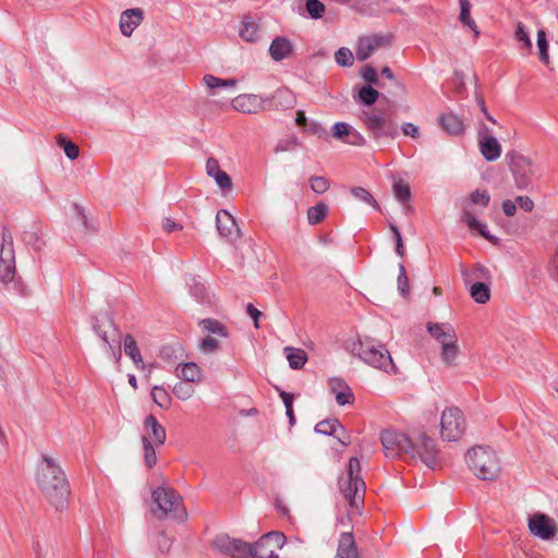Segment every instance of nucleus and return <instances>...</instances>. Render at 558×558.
Here are the masks:
<instances>
[{
	"instance_id": "ddd939ff",
	"label": "nucleus",
	"mask_w": 558,
	"mask_h": 558,
	"mask_svg": "<svg viewBox=\"0 0 558 558\" xmlns=\"http://www.w3.org/2000/svg\"><path fill=\"white\" fill-rule=\"evenodd\" d=\"M286 536L281 532H268L263 535L254 546L250 557L254 558H279L277 551L283 547Z\"/></svg>"
},
{
	"instance_id": "72a5a7b5",
	"label": "nucleus",
	"mask_w": 558,
	"mask_h": 558,
	"mask_svg": "<svg viewBox=\"0 0 558 558\" xmlns=\"http://www.w3.org/2000/svg\"><path fill=\"white\" fill-rule=\"evenodd\" d=\"M460 354V347L458 341H453L451 343H444L440 351L441 361L447 366H452L457 363L458 356Z\"/></svg>"
},
{
	"instance_id": "7ed1b4c3",
	"label": "nucleus",
	"mask_w": 558,
	"mask_h": 558,
	"mask_svg": "<svg viewBox=\"0 0 558 558\" xmlns=\"http://www.w3.org/2000/svg\"><path fill=\"white\" fill-rule=\"evenodd\" d=\"M470 471L482 481H495L501 471L500 459L496 451L485 446H474L465 453Z\"/></svg>"
},
{
	"instance_id": "a19ab883",
	"label": "nucleus",
	"mask_w": 558,
	"mask_h": 558,
	"mask_svg": "<svg viewBox=\"0 0 558 558\" xmlns=\"http://www.w3.org/2000/svg\"><path fill=\"white\" fill-rule=\"evenodd\" d=\"M536 47L538 51L539 61L543 64L548 65L550 63V58L548 53L549 45L544 29L537 31Z\"/></svg>"
},
{
	"instance_id": "0eeeda50",
	"label": "nucleus",
	"mask_w": 558,
	"mask_h": 558,
	"mask_svg": "<svg viewBox=\"0 0 558 558\" xmlns=\"http://www.w3.org/2000/svg\"><path fill=\"white\" fill-rule=\"evenodd\" d=\"M466 430L463 412L456 407L447 408L440 416V437L444 441H459Z\"/></svg>"
},
{
	"instance_id": "58836bf2",
	"label": "nucleus",
	"mask_w": 558,
	"mask_h": 558,
	"mask_svg": "<svg viewBox=\"0 0 558 558\" xmlns=\"http://www.w3.org/2000/svg\"><path fill=\"white\" fill-rule=\"evenodd\" d=\"M392 193L395 198L400 203H405L411 197L410 185L400 178H393Z\"/></svg>"
},
{
	"instance_id": "e433bc0d",
	"label": "nucleus",
	"mask_w": 558,
	"mask_h": 558,
	"mask_svg": "<svg viewBox=\"0 0 558 558\" xmlns=\"http://www.w3.org/2000/svg\"><path fill=\"white\" fill-rule=\"evenodd\" d=\"M329 211L326 203L319 202L307 209V220L310 225H317L322 222Z\"/></svg>"
},
{
	"instance_id": "b1692460",
	"label": "nucleus",
	"mask_w": 558,
	"mask_h": 558,
	"mask_svg": "<svg viewBox=\"0 0 558 558\" xmlns=\"http://www.w3.org/2000/svg\"><path fill=\"white\" fill-rule=\"evenodd\" d=\"M206 173L213 178L221 190L230 191L232 189V181L229 174L221 170L219 162L215 158H208L206 161Z\"/></svg>"
},
{
	"instance_id": "c03bdc74",
	"label": "nucleus",
	"mask_w": 558,
	"mask_h": 558,
	"mask_svg": "<svg viewBox=\"0 0 558 558\" xmlns=\"http://www.w3.org/2000/svg\"><path fill=\"white\" fill-rule=\"evenodd\" d=\"M379 93L371 85H365L360 88L357 98L366 106H372L378 99Z\"/></svg>"
},
{
	"instance_id": "cd10ccee",
	"label": "nucleus",
	"mask_w": 558,
	"mask_h": 558,
	"mask_svg": "<svg viewBox=\"0 0 558 558\" xmlns=\"http://www.w3.org/2000/svg\"><path fill=\"white\" fill-rule=\"evenodd\" d=\"M174 373L178 378L185 383H198L203 377L201 367L194 362L179 364Z\"/></svg>"
},
{
	"instance_id": "dca6fc26",
	"label": "nucleus",
	"mask_w": 558,
	"mask_h": 558,
	"mask_svg": "<svg viewBox=\"0 0 558 558\" xmlns=\"http://www.w3.org/2000/svg\"><path fill=\"white\" fill-rule=\"evenodd\" d=\"M217 230L222 240L236 242L241 239V232L235 219L227 210H219L216 215Z\"/></svg>"
},
{
	"instance_id": "6e6d98bb",
	"label": "nucleus",
	"mask_w": 558,
	"mask_h": 558,
	"mask_svg": "<svg viewBox=\"0 0 558 558\" xmlns=\"http://www.w3.org/2000/svg\"><path fill=\"white\" fill-rule=\"evenodd\" d=\"M398 288L402 295H407L409 293L405 268L402 264L399 265Z\"/></svg>"
},
{
	"instance_id": "5fc2aeb1",
	"label": "nucleus",
	"mask_w": 558,
	"mask_h": 558,
	"mask_svg": "<svg viewBox=\"0 0 558 558\" xmlns=\"http://www.w3.org/2000/svg\"><path fill=\"white\" fill-rule=\"evenodd\" d=\"M59 144L62 145L64 154L69 159L75 160L78 157L80 149L75 143L71 141H65L64 138L60 137Z\"/></svg>"
},
{
	"instance_id": "f3484780",
	"label": "nucleus",
	"mask_w": 558,
	"mask_h": 558,
	"mask_svg": "<svg viewBox=\"0 0 558 558\" xmlns=\"http://www.w3.org/2000/svg\"><path fill=\"white\" fill-rule=\"evenodd\" d=\"M231 106L241 113L254 114L265 109V99L255 94H242L232 99Z\"/></svg>"
},
{
	"instance_id": "6e6552de",
	"label": "nucleus",
	"mask_w": 558,
	"mask_h": 558,
	"mask_svg": "<svg viewBox=\"0 0 558 558\" xmlns=\"http://www.w3.org/2000/svg\"><path fill=\"white\" fill-rule=\"evenodd\" d=\"M510 172L513 175L514 184L519 190H526L531 179L536 172L533 160L518 151H510L506 155Z\"/></svg>"
},
{
	"instance_id": "09e8293b",
	"label": "nucleus",
	"mask_w": 558,
	"mask_h": 558,
	"mask_svg": "<svg viewBox=\"0 0 558 558\" xmlns=\"http://www.w3.org/2000/svg\"><path fill=\"white\" fill-rule=\"evenodd\" d=\"M300 146V142L296 136H288L286 138L280 140L276 147L275 153H286V151H293Z\"/></svg>"
},
{
	"instance_id": "bf43d9fd",
	"label": "nucleus",
	"mask_w": 558,
	"mask_h": 558,
	"mask_svg": "<svg viewBox=\"0 0 558 558\" xmlns=\"http://www.w3.org/2000/svg\"><path fill=\"white\" fill-rule=\"evenodd\" d=\"M515 204L525 213H531L534 208V203L529 196H518L515 197Z\"/></svg>"
},
{
	"instance_id": "c85d7f7f",
	"label": "nucleus",
	"mask_w": 558,
	"mask_h": 558,
	"mask_svg": "<svg viewBox=\"0 0 558 558\" xmlns=\"http://www.w3.org/2000/svg\"><path fill=\"white\" fill-rule=\"evenodd\" d=\"M438 121L442 129L451 135H461L465 130L462 119L452 112L439 116Z\"/></svg>"
},
{
	"instance_id": "c756f323",
	"label": "nucleus",
	"mask_w": 558,
	"mask_h": 558,
	"mask_svg": "<svg viewBox=\"0 0 558 558\" xmlns=\"http://www.w3.org/2000/svg\"><path fill=\"white\" fill-rule=\"evenodd\" d=\"M338 558H359L355 542L351 533H342L339 539Z\"/></svg>"
},
{
	"instance_id": "8fccbe9b",
	"label": "nucleus",
	"mask_w": 558,
	"mask_h": 558,
	"mask_svg": "<svg viewBox=\"0 0 558 558\" xmlns=\"http://www.w3.org/2000/svg\"><path fill=\"white\" fill-rule=\"evenodd\" d=\"M142 444L145 453V463L148 468H153L157 462V456L154 448L155 444L148 441V437H142Z\"/></svg>"
},
{
	"instance_id": "ea45409f",
	"label": "nucleus",
	"mask_w": 558,
	"mask_h": 558,
	"mask_svg": "<svg viewBox=\"0 0 558 558\" xmlns=\"http://www.w3.org/2000/svg\"><path fill=\"white\" fill-rule=\"evenodd\" d=\"M204 85L209 89L215 88H234L236 86V80L234 78H219L217 76H214L211 74H206L203 77Z\"/></svg>"
},
{
	"instance_id": "37998d69",
	"label": "nucleus",
	"mask_w": 558,
	"mask_h": 558,
	"mask_svg": "<svg viewBox=\"0 0 558 558\" xmlns=\"http://www.w3.org/2000/svg\"><path fill=\"white\" fill-rule=\"evenodd\" d=\"M201 326L204 330L227 338L228 331L222 323L216 319L207 318L201 322Z\"/></svg>"
},
{
	"instance_id": "20e7f679",
	"label": "nucleus",
	"mask_w": 558,
	"mask_h": 558,
	"mask_svg": "<svg viewBox=\"0 0 558 558\" xmlns=\"http://www.w3.org/2000/svg\"><path fill=\"white\" fill-rule=\"evenodd\" d=\"M352 353L374 368L389 375L398 374V367L393 363L390 352L383 344L376 343L369 338L359 339L354 342Z\"/></svg>"
},
{
	"instance_id": "69168bd1",
	"label": "nucleus",
	"mask_w": 558,
	"mask_h": 558,
	"mask_svg": "<svg viewBox=\"0 0 558 558\" xmlns=\"http://www.w3.org/2000/svg\"><path fill=\"white\" fill-rule=\"evenodd\" d=\"M247 315L253 319L255 328H258V319L262 316L260 311H258L253 304H247L246 306Z\"/></svg>"
},
{
	"instance_id": "7c9ffc66",
	"label": "nucleus",
	"mask_w": 558,
	"mask_h": 558,
	"mask_svg": "<svg viewBox=\"0 0 558 558\" xmlns=\"http://www.w3.org/2000/svg\"><path fill=\"white\" fill-rule=\"evenodd\" d=\"M123 345H124L125 354L133 361L135 367L137 369H144L145 364H144L140 348L132 335L128 333L124 337Z\"/></svg>"
},
{
	"instance_id": "a878e982",
	"label": "nucleus",
	"mask_w": 558,
	"mask_h": 558,
	"mask_svg": "<svg viewBox=\"0 0 558 558\" xmlns=\"http://www.w3.org/2000/svg\"><path fill=\"white\" fill-rule=\"evenodd\" d=\"M480 151L487 161H495L501 155L500 143L492 135H483L478 140Z\"/></svg>"
},
{
	"instance_id": "4c0bfd02",
	"label": "nucleus",
	"mask_w": 558,
	"mask_h": 558,
	"mask_svg": "<svg viewBox=\"0 0 558 558\" xmlns=\"http://www.w3.org/2000/svg\"><path fill=\"white\" fill-rule=\"evenodd\" d=\"M470 294L476 303L484 304L490 298V290L487 283L475 282L470 287Z\"/></svg>"
},
{
	"instance_id": "3c124183",
	"label": "nucleus",
	"mask_w": 558,
	"mask_h": 558,
	"mask_svg": "<svg viewBox=\"0 0 558 558\" xmlns=\"http://www.w3.org/2000/svg\"><path fill=\"white\" fill-rule=\"evenodd\" d=\"M310 185L316 194H324L330 187V182L325 177L314 175L310 179Z\"/></svg>"
},
{
	"instance_id": "49530a36",
	"label": "nucleus",
	"mask_w": 558,
	"mask_h": 558,
	"mask_svg": "<svg viewBox=\"0 0 558 558\" xmlns=\"http://www.w3.org/2000/svg\"><path fill=\"white\" fill-rule=\"evenodd\" d=\"M274 99L277 101V106L282 108H289L294 104V96L287 88L277 89L274 94Z\"/></svg>"
},
{
	"instance_id": "9b49d317",
	"label": "nucleus",
	"mask_w": 558,
	"mask_h": 558,
	"mask_svg": "<svg viewBox=\"0 0 558 558\" xmlns=\"http://www.w3.org/2000/svg\"><path fill=\"white\" fill-rule=\"evenodd\" d=\"M362 120L373 137L377 141L393 138L397 134V125L395 122L374 110L364 111Z\"/></svg>"
},
{
	"instance_id": "473e14b6",
	"label": "nucleus",
	"mask_w": 558,
	"mask_h": 558,
	"mask_svg": "<svg viewBox=\"0 0 558 558\" xmlns=\"http://www.w3.org/2000/svg\"><path fill=\"white\" fill-rule=\"evenodd\" d=\"M460 4V21L465 26L469 27L471 31L474 32V36L478 37L480 32L477 29L475 21L471 17V3L469 0H459Z\"/></svg>"
},
{
	"instance_id": "2f4dec72",
	"label": "nucleus",
	"mask_w": 558,
	"mask_h": 558,
	"mask_svg": "<svg viewBox=\"0 0 558 558\" xmlns=\"http://www.w3.org/2000/svg\"><path fill=\"white\" fill-rule=\"evenodd\" d=\"M513 38L520 45V50L523 51L524 54H530L533 48V44L530 37V33L526 29L525 25L522 22H518L515 24Z\"/></svg>"
},
{
	"instance_id": "13d9d810",
	"label": "nucleus",
	"mask_w": 558,
	"mask_h": 558,
	"mask_svg": "<svg viewBox=\"0 0 558 558\" xmlns=\"http://www.w3.org/2000/svg\"><path fill=\"white\" fill-rule=\"evenodd\" d=\"M93 329L102 340L104 344L108 350H112V344L107 336V332L101 330L98 318H93Z\"/></svg>"
},
{
	"instance_id": "e2e57ef3",
	"label": "nucleus",
	"mask_w": 558,
	"mask_h": 558,
	"mask_svg": "<svg viewBox=\"0 0 558 558\" xmlns=\"http://www.w3.org/2000/svg\"><path fill=\"white\" fill-rule=\"evenodd\" d=\"M502 211L508 217L514 216L517 213L515 199L514 201H511V199L504 201L502 202Z\"/></svg>"
},
{
	"instance_id": "6ab92c4d",
	"label": "nucleus",
	"mask_w": 558,
	"mask_h": 558,
	"mask_svg": "<svg viewBox=\"0 0 558 558\" xmlns=\"http://www.w3.org/2000/svg\"><path fill=\"white\" fill-rule=\"evenodd\" d=\"M16 271L14 246H0V281L8 283Z\"/></svg>"
},
{
	"instance_id": "de8ad7c7",
	"label": "nucleus",
	"mask_w": 558,
	"mask_h": 558,
	"mask_svg": "<svg viewBox=\"0 0 558 558\" xmlns=\"http://www.w3.org/2000/svg\"><path fill=\"white\" fill-rule=\"evenodd\" d=\"M305 9L307 14L314 20L323 17L326 11L325 4L319 0H306Z\"/></svg>"
},
{
	"instance_id": "4be33fe9",
	"label": "nucleus",
	"mask_w": 558,
	"mask_h": 558,
	"mask_svg": "<svg viewBox=\"0 0 558 558\" xmlns=\"http://www.w3.org/2000/svg\"><path fill=\"white\" fill-rule=\"evenodd\" d=\"M330 392L335 396L339 405L351 404L354 401V395L349 385L339 377H332L328 381Z\"/></svg>"
},
{
	"instance_id": "2eb2a0df",
	"label": "nucleus",
	"mask_w": 558,
	"mask_h": 558,
	"mask_svg": "<svg viewBox=\"0 0 558 558\" xmlns=\"http://www.w3.org/2000/svg\"><path fill=\"white\" fill-rule=\"evenodd\" d=\"M391 43L390 35L375 34L359 39L356 47V58L360 61L368 59L372 53L379 47L389 46Z\"/></svg>"
},
{
	"instance_id": "aec40b11",
	"label": "nucleus",
	"mask_w": 558,
	"mask_h": 558,
	"mask_svg": "<svg viewBox=\"0 0 558 558\" xmlns=\"http://www.w3.org/2000/svg\"><path fill=\"white\" fill-rule=\"evenodd\" d=\"M144 20V11L133 8L123 11L119 20V28L123 36L130 37Z\"/></svg>"
},
{
	"instance_id": "79ce46f5",
	"label": "nucleus",
	"mask_w": 558,
	"mask_h": 558,
	"mask_svg": "<svg viewBox=\"0 0 558 558\" xmlns=\"http://www.w3.org/2000/svg\"><path fill=\"white\" fill-rule=\"evenodd\" d=\"M351 195L360 201V202H363L369 206H372L374 209H379V205L378 203L376 202V199L373 197V195L367 191L365 190L364 187H361V186H355V187H352L351 191H350Z\"/></svg>"
},
{
	"instance_id": "a211bd4d",
	"label": "nucleus",
	"mask_w": 558,
	"mask_h": 558,
	"mask_svg": "<svg viewBox=\"0 0 558 558\" xmlns=\"http://www.w3.org/2000/svg\"><path fill=\"white\" fill-rule=\"evenodd\" d=\"M315 432L323 435L335 436L342 446H349L351 444V437L337 418L320 421L316 424Z\"/></svg>"
},
{
	"instance_id": "f704fd0d",
	"label": "nucleus",
	"mask_w": 558,
	"mask_h": 558,
	"mask_svg": "<svg viewBox=\"0 0 558 558\" xmlns=\"http://www.w3.org/2000/svg\"><path fill=\"white\" fill-rule=\"evenodd\" d=\"M284 351L287 352L289 365L293 369L302 368L307 361V354L302 349L287 347Z\"/></svg>"
},
{
	"instance_id": "39448f33",
	"label": "nucleus",
	"mask_w": 558,
	"mask_h": 558,
	"mask_svg": "<svg viewBox=\"0 0 558 558\" xmlns=\"http://www.w3.org/2000/svg\"><path fill=\"white\" fill-rule=\"evenodd\" d=\"M151 512L158 519L171 518L183 520L187 513L182 505L180 495L172 488L158 487L151 493Z\"/></svg>"
},
{
	"instance_id": "680f3d73",
	"label": "nucleus",
	"mask_w": 558,
	"mask_h": 558,
	"mask_svg": "<svg viewBox=\"0 0 558 558\" xmlns=\"http://www.w3.org/2000/svg\"><path fill=\"white\" fill-rule=\"evenodd\" d=\"M365 142L364 137L352 128V132L350 135L344 140V143L350 145H363Z\"/></svg>"
},
{
	"instance_id": "f8f14e48",
	"label": "nucleus",
	"mask_w": 558,
	"mask_h": 558,
	"mask_svg": "<svg viewBox=\"0 0 558 558\" xmlns=\"http://www.w3.org/2000/svg\"><path fill=\"white\" fill-rule=\"evenodd\" d=\"M213 548L231 558H248L252 554V545L227 534L217 535L211 542Z\"/></svg>"
},
{
	"instance_id": "423d86ee",
	"label": "nucleus",
	"mask_w": 558,
	"mask_h": 558,
	"mask_svg": "<svg viewBox=\"0 0 558 558\" xmlns=\"http://www.w3.org/2000/svg\"><path fill=\"white\" fill-rule=\"evenodd\" d=\"M490 195L486 190L476 189L468 199L463 201L462 221L469 227L470 231L482 235L488 241H493V236L488 233L487 226L481 222L473 215V206L486 208L489 204Z\"/></svg>"
},
{
	"instance_id": "052dcab7",
	"label": "nucleus",
	"mask_w": 558,
	"mask_h": 558,
	"mask_svg": "<svg viewBox=\"0 0 558 558\" xmlns=\"http://www.w3.org/2000/svg\"><path fill=\"white\" fill-rule=\"evenodd\" d=\"M362 77L368 82L369 84H377L378 83V76L374 68L366 66L362 71Z\"/></svg>"
},
{
	"instance_id": "774afa93",
	"label": "nucleus",
	"mask_w": 558,
	"mask_h": 558,
	"mask_svg": "<svg viewBox=\"0 0 558 558\" xmlns=\"http://www.w3.org/2000/svg\"><path fill=\"white\" fill-rule=\"evenodd\" d=\"M162 228L166 232H173L180 230L181 226L170 218H165L162 221Z\"/></svg>"
},
{
	"instance_id": "f03ea898",
	"label": "nucleus",
	"mask_w": 558,
	"mask_h": 558,
	"mask_svg": "<svg viewBox=\"0 0 558 558\" xmlns=\"http://www.w3.org/2000/svg\"><path fill=\"white\" fill-rule=\"evenodd\" d=\"M361 470L360 459L352 457L338 480L339 492L348 502L349 517L361 515L364 507L366 484L361 476Z\"/></svg>"
},
{
	"instance_id": "1a4fd4ad",
	"label": "nucleus",
	"mask_w": 558,
	"mask_h": 558,
	"mask_svg": "<svg viewBox=\"0 0 558 558\" xmlns=\"http://www.w3.org/2000/svg\"><path fill=\"white\" fill-rule=\"evenodd\" d=\"M411 442L413 449L409 456L414 460H420L427 468L434 469L439 461V449L435 440L425 433H414Z\"/></svg>"
},
{
	"instance_id": "393cba45",
	"label": "nucleus",
	"mask_w": 558,
	"mask_h": 558,
	"mask_svg": "<svg viewBox=\"0 0 558 558\" xmlns=\"http://www.w3.org/2000/svg\"><path fill=\"white\" fill-rule=\"evenodd\" d=\"M293 53V45L290 39L277 36L269 46V56L274 61H282Z\"/></svg>"
},
{
	"instance_id": "4468645a",
	"label": "nucleus",
	"mask_w": 558,
	"mask_h": 558,
	"mask_svg": "<svg viewBox=\"0 0 558 558\" xmlns=\"http://www.w3.org/2000/svg\"><path fill=\"white\" fill-rule=\"evenodd\" d=\"M529 530L534 536L542 539H550L557 533V525L548 515L544 513H534L529 519Z\"/></svg>"
},
{
	"instance_id": "9d476101",
	"label": "nucleus",
	"mask_w": 558,
	"mask_h": 558,
	"mask_svg": "<svg viewBox=\"0 0 558 558\" xmlns=\"http://www.w3.org/2000/svg\"><path fill=\"white\" fill-rule=\"evenodd\" d=\"M412 435L396 429L384 430L380 435V440L385 450V454L390 458L399 456H409L413 449L411 442Z\"/></svg>"
},
{
	"instance_id": "0e129e2a",
	"label": "nucleus",
	"mask_w": 558,
	"mask_h": 558,
	"mask_svg": "<svg viewBox=\"0 0 558 558\" xmlns=\"http://www.w3.org/2000/svg\"><path fill=\"white\" fill-rule=\"evenodd\" d=\"M157 544L161 551H168L171 547V539L165 533H159L157 536Z\"/></svg>"
},
{
	"instance_id": "bb28decb",
	"label": "nucleus",
	"mask_w": 558,
	"mask_h": 558,
	"mask_svg": "<svg viewBox=\"0 0 558 558\" xmlns=\"http://www.w3.org/2000/svg\"><path fill=\"white\" fill-rule=\"evenodd\" d=\"M239 36L246 43H256L260 39L259 23L252 16H244L240 23Z\"/></svg>"
},
{
	"instance_id": "412c9836",
	"label": "nucleus",
	"mask_w": 558,
	"mask_h": 558,
	"mask_svg": "<svg viewBox=\"0 0 558 558\" xmlns=\"http://www.w3.org/2000/svg\"><path fill=\"white\" fill-rule=\"evenodd\" d=\"M426 329L440 344V348L444 347V343L458 341L456 329L449 323H428Z\"/></svg>"
},
{
	"instance_id": "a18cd8bd",
	"label": "nucleus",
	"mask_w": 558,
	"mask_h": 558,
	"mask_svg": "<svg viewBox=\"0 0 558 558\" xmlns=\"http://www.w3.org/2000/svg\"><path fill=\"white\" fill-rule=\"evenodd\" d=\"M173 395L182 401L193 397L195 389L189 383H177L172 388Z\"/></svg>"
},
{
	"instance_id": "5701e85b",
	"label": "nucleus",
	"mask_w": 558,
	"mask_h": 558,
	"mask_svg": "<svg viewBox=\"0 0 558 558\" xmlns=\"http://www.w3.org/2000/svg\"><path fill=\"white\" fill-rule=\"evenodd\" d=\"M144 435L148 441L156 446H162L166 441V429L158 423L154 415H148L144 421Z\"/></svg>"
},
{
	"instance_id": "4d7b16f0",
	"label": "nucleus",
	"mask_w": 558,
	"mask_h": 558,
	"mask_svg": "<svg viewBox=\"0 0 558 558\" xmlns=\"http://www.w3.org/2000/svg\"><path fill=\"white\" fill-rule=\"evenodd\" d=\"M219 347L218 340L213 337H206L202 340L201 350L205 353H213Z\"/></svg>"
},
{
	"instance_id": "603ef678",
	"label": "nucleus",
	"mask_w": 558,
	"mask_h": 558,
	"mask_svg": "<svg viewBox=\"0 0 558 558\" xmlns=\"http://www.w3.org/2000/svg\"><path fill=\"white\" fill-rule=\"evenodd\" d=\"M336 62L341 66H349L353 63V53L349 48L342 47L335 53Z\"/></svg>"
},
{
	"instance_id": "f257e3e1",
	"label": "nucleus",
	"mask_w": 558,
	"mask_h": 558,
	"mask_svg": "<svg viewBox=\"0 0 558 558\" xmlns=\"http://www.w3.org/2000/svg\"><path fill=\"white\" fill-rule=\"evenodd\" d=\"M36 484L38 489L57 510L68 506L70 485L59 463L47 454H43L37 464Z\"/></svg>"
},
{
	"instance_id": "338daca9",
	"label": "nucleus",
	"mask_w": 558,
	"mask_h": 558,
	"mask_svg": "<svg viewBox=\"0 0 558 558\" xmlns=\"http://www.w3.org/2000/svg\"><path fill=\"white\" fill-rule=\"evenodd\" d=\"M402 132H403L404 135L411 136L413 138H416L420 135L418 128L416 125H414L413 123H410V122L404 123L402 125Z\"/></svg>"
},
{
	"instance_id": "864d4df0",
	"label": "nucleus",
	"mask_w": 558,
	"mask_h": 558,
	"mask_svg": "<svg viewBox=\"0 0 558 558\" xmlns=\"http://www.w3.org/2000/svg\"><path fill=\"white\" fill-rule=\"evenodd\" d=\"M351 132L352 126L345 122H337L332 126L333 137L341 140L343 142L350 135Z\"/></svg>"
},
{
	"instance_id": "c9c22d12",
	"label": "nucleus",
	"mask_w": 558,
	"mask_h": 558,
	"mask_svg": "<svg viewBox=\"0 0 558 558\" xmlns=\"http://www.w3.org/2000/svg\"><path fill=\"white\" fill-rule=\"evenodd\" d=\"M153 401L161 409H169L172 403V398L167 389L162 386H154L150 391Z\"/></svg>"
}]
</instances>
